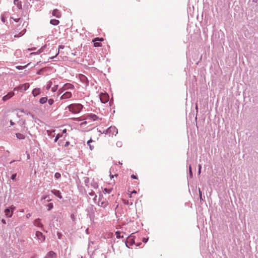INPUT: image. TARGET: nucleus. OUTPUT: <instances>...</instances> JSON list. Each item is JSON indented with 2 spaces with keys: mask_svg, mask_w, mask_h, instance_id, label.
Listing matches in <instances>:
<instances>
[{
  "mask_svg": "<svg viewBox=\"0 0 258 258\" xmlns=\"http://www.w3.org/2000/svg\"><path fill=\"white\" fill-rule=\"evenodd\" d=\"M8 17V14L7 13H5L1 14V21L3 22V23H5L6 21V18Z\"/></svg>",
  "mask_w": 258,
  "mask_h": 258,
  "instance_id": "22",
  "label": "nucleus"
},
{
  "mask_svg": "<svg viewBox=\"0 0 258 258\" xmlns=\"http://www.w3.org/2000/svg\"><path fill=\"white\" fill-rule=\"evenodd\" d=\"M16 137L17 139L19 140H24L25 139V136L19 133L16 134Z\"/></svg>",
  "mask_w": 258,
  "mask_h": 258,
  "instance_id": "25",
  "label": "nucleus"
},
{
  "mask_svg": "<svg viewBox=\"0 0 258 258\" xmlns=\"http://www.w3.org/2000/svg\"><path fill=\"white\" fill-rule=\"evenodd\" d=\"M31 216V214L28 213L26 215V218L27 219L29 218Z\"/></svg>",
  "mask_w": 258,
  "mask_h": 258,
  "instance_id": "58",
  "label": "nucleus"
},
{
  "mask_svg": "<svg viewBox=\"0 0 258 258\" xmlns=\"http://www.w3.org/2000/svg\"><path fill=\"white\" fill-rule=\"evenodd\" d=\"M10 122L11 125H13L15 124V123L12 120H10Z\"/></svg>",
  "mask_w": 258,
  "mask_h": 258,
  "instance_id": "62",
  "label": "nucleus"
},
{
  "mask_svg": "<svg viewBox=\"0 0 258 258\" xmlns=\"http://www.w3.org/2000/svg\"><path fill=\"white\" fill-rule=\"evenodd\" d=\"M14 95L15 93L14 92H9L7 95H5L3 97V100L6 101L10 99L11 98H12Z\"/></svg>",
  "mask_w": 258,
  "mask_h": 258,
  "instance_id": "16",
  "label": "nucleus"
},
{
  "mask_svg": "<svg viewBox=\"0 0 258 258\" xmlns=\"http://www.w3.org/2000/svg\"><path fill=\"white\" fill-rule=\"evenodd\" d=\"M59 23V21L58 20L56 19H51L50 21V23L54 26L57 25Z\"/></svg>",
  "mask_w": 258,
  "mask_h": 258,
  "instance_id": "27",
  "label": "nucleus"
},
{
  "mask_svg": "<svg viewBox=\"0 0 258 258\" xmlns=\"http://www.w3.org/2000/svg\"><path fill=\"white\" fill-rule=\"evenodd\" d=\"M14 4L19 10H21L22 9V2L20 0H14Z\"/></svg>",
  "mask_w": 258,
  "mask_h": 258,
  "instance_id": "19",
  "label": "nucleus"
},
{
  "mask_svg": "<svg viewBox=\"0 0 258 258\" xmlns=\"http://www.w3.org/2000/svg\"><path fill=\"white\" fill-rule=\"evenodd\" d=\"M112 191V188H105L103 190L104 193L110 194Z\"/></svg>",
  "mask_w": 258,
  "mask_h": 258,
  "instance_id": "35",
  "label": "nucleus"
},
{
  "mask_svg": "<svg viewBox=\"0 0 258 258\" xmlns=\"http://www.w3.org/2000/svg\"><path fill=\"white\" fill-rule=\"evenodd\" d=\"M31 258H37V255H34L32 256L31 257Z\"/></svg>",
  "mask_w": 258,
  "mask_h": 258,
  "instance_id": "64",
  "label": "nucleus"
},
{
  "mask_svg": "<svg viewBox=\"0 0 258 258\" xmlns=\"http://www.w3.org/2000/svg\"><path fill=\"white\" fill-rule=\"evenodd\" d=\"M62 143H63V141H62V140H61H61H60L59 141H58V143H57V144H58V145L59 146H62Z\"/></svg>",
  "mask_w": 258,
  "mask_h": 258,
  "instance_id": "51",
  "label": "nucleus"
},
{
  "mask_svg": "<svg viewBox=\"0 0 258 258\" xmlns=\"http://www.w3.org/2000/svg\"><path fill=\"white\" fill-rule=\"evenodd\" d=\"M44 70H45V68H42V69L39 70L37 72L36 74L37 75H42L43 74V72H44Z\"/></svg>",
  "mask_w": 258,
  "mask_h": 258,
  "instance_id": "32",
  "label": "nucleus"
},
{
  "mask_svg": "<svg viewBox=\"0 0 258 258\" xmlns=\"http://www.w3.org/2000/svg\"><path fill=\"white\" fill-rule=\"evenodd\" d=\"M9 209H11V210H12L13 212L16 210V208L13 205H12L9 208Z\"/></svg>",
  "mask_w": 258,
  "mask_h": 258,
  "instance_id": "47",
  "label": "nucleus"
},
{
  "mask_svg": "<svg viewBox=\"0 0 258 258\" xmlns=\"http://www.w3.org/2000/svg\"><path fill=\"white\" fill-rule=\"evenodd\" d=\"M25 32H26V30H23L21 32H20V33H19V34H15L14 35V37H20L23 36L25 34Z\"/></svg>",
  "mask_w": 258,
  "mask_h": 258,
  "instance_id": "30",
  "label": "nucleus"
},
{
  "mask_svg": "<svg viewBox=\"0 0 258 258\" xmlns=\"http://www.w3.org/2000/svg\"><path fill=\"white\" fill-rule=\"evenodd\" d=\"M122 145V142L120 141H118L116 143V146L118 147H121Z\"/></svg>",
  "mask_w": 258,
  "mask_h": 258,
  "instance_id": "46",
  "label": "nucleus"
},
{
  "mask_svg": "<svg viewBox=\"0 0 258 258\" xmlns=\"http://www.w3.org/2000/svg\"><path fill=\"white\" fill-rule=\"evenodd\" d=\"M60 177H61V174L59 172H56L55 173V174H54V178L55 179H58L60 178Z\"/></svg>",
  "mask_w": 258,
  "mask_h": 258,
  "instance_id": "38",
  "label": "nucleus"
},
{
  "mask_svg": "<svg viewBox=\"0 0 258 258\" xmlns=\"http://www.w3.org/2000/svg\"><path fill=\"white\" fill-rule=\"evenodd\" d=\"M55 132L54 130H53L52 131H49L48 130L47 131V134L48 136H51V134L52 133H54Z\"/></svg>",
  "mask_w": 258,
  "mask_h": 258,
  "instance_id": "52",
  "label": "nucleus"
},
{
  "mask_svg": "<svg viewBox=\"0 0 258 258\" xmlns=\"http://www.w3.org/2000/svg\"><path fill=\"white\" fill-rule=\"evenodd\" d=\"M71 219H72V220L73 221H74L75 220V219H76V217H75V215H74V214H72L71 215Z\"/></svg>",
  "mask_w": 258,
  "mask_h": 258,
  "instance_id": "50",
  "label": "nucleus"
},
{
  "mask_svg": "<svg viewBox=\"0 0 258 258\" xmlns=\"http://www.w3.org/2000/svg\"><path fill=\"white\" fill-rule=\"evenodd\" d=\"M123 203L125 205H133V203L132 202H130L128 200H123Z\"/></svg>",
  "mask_w": 258,
  "mask_h": 258,
  "instance_id": "42",
  "label": "nucleus"
},
{
  "mask_svg": "<svg viewBox=\"0 0 258 258\" xmlns=\"http://www.w3.org/2000/svg\"><path fill=\"white\" fill-rule=\"evenodd\" d=\"M48 98L47 97H41L39 100V103L41 104H44L47 102Z\"/></svg>",
  "mask_w": 258,
  "mask_h": 258,
  "instance_id": "26",
  "label": "nucleus"
},
{
  "mask_svg": "<svg viewBox=\"0 0 258 258\" xmlns=\"http://www.w3.org/2000/svg\"><path fill=\"white\" fill-rule=\"evenodd\" d=\"M86 119H90L93 121H96L99 119V117L95 114L90 113L87 115Z\"/></svg>",
  "mask_w": 258,
  "mask_h": 258,
  "instance_id": "12",
  "label": "nucleus"
},
{
  "mask_svg": "<svg viewBox=\"0 0 258 258\" xmlns=\"http://www.w3.org/2000/svg\"><path fill=\"white\" fill-rule=\"evenodd\" d=\"M56 234L58 238L59 239H60L62 236V234L60 232L57 231Z\"/></svg>",
  "mask_w": 258,
  "mask_h": 258,
  "instance_id": "43",
  "label": "nucleus"
},
{
  "mask_svg": "<svg viewBox=\"0 0 258 258\" xmlns=\"http://www.w3.org/2000/svg\"><path fill=\"white\" fill-rule=\"evenodd\" d=\"M60 134H63V136L64 135H67V130L66 128L63 129Z\"/></svg>",
  "mask_w": 258,
  "mask_h": 258,
  "instance_id": "48",
  "label": "nucleus"
},
{
  "mask_svg": "<svg viewBox=\"0 0 258 258\" xmlns=\"http://www.w3.org/2000/svg\"><path fill=\"white\" fill-rule=\"evenodd\" d=\"M41 219L37 218L34 221L33 224L35 226L41 228L43 230V225L40 222Z\"/></svg>",
  "mask_w": 258,
  "mask_h": 258,
  "instance_id": "14",
  "label": "nucleus"
},
{
  "mask_svg": "<svg viewBox=\"0 0 258 258\" xmlns=\"http://www.w3.org/2000/svg\"><path fill=\"white\" fill-rule=\"evenodd\" d=\"M45 200H46L47 202H48L51 201V199H50L49 195H43L42 196L40 200L41 201H42Z\"/></svg>",
  "mask_w": 258,
  "mask_h": 258,
  "instance_id": "24",
  "label": "nucleus"
},
{
  "mask_svg": "<svg viewBox=\"0 0 258 258\" xmlns=\"http://www.w3.org/2000/svg\"><path fill=\"white\" fill-rule=\"evenodd\" d=\"M36 237L40 243L44 242L45 240V236L40 231H36Z\"/></svg>",
  "mask_w": 258,
  "mask_h": 258,
  "instance_id": "6",
  "label": "nucleus"
},
{
  "mask_svg": "<svg viewBox=\"0 0 258 258\" xmlns=\"http://www.w3.org/2000/svg\"><path fill=\"white\" fill-rule=\"evenodd\" d=\"M16 176H17L16 173L13 174L11 177V178L12 180H14L16 179Z\"/></svg>",
  "mask_w": 258,
  "mask_h": 258,
  "instance_id": "44",
  "label": "nucleus"
},
{
  "mask_svg": "<svg viewBox=\"0 0 258 258\" xmlns=\"http://www.w3.org/2000/svg\"><path fill=\"white\" fill-rule=\"evenodd\" d=\"M95 40H98V41H103V38H98V37H96L94 39Z\"/></svg>",
  "mask_w": 258,
  "mask_h": 258,
  "instance_id": "56",
  "label": "nucleus"
},
{
  "mask_svg": "<svg viewBox=\"0 0 258 258\" xmlns=\"http://www.w3.org/2000/svg\"><path fill=\"white\" fill-rule=\"evenodd\" d=\"M120 234H121L120 232L118 231H117L115 232V235H116L117 238L119 239V238L123 237V235L122 236L120 235Z\"/></svg>",
  "mask_w": 258,
  "mask_h": 258,
  "instance_id": "34",
  "label": "nucleus"
},
{
  "mask_svg": "<svg viewBox=\"0 0 258 258\" xmlns=\"http://www.w3.org/2000/svg\"><path fill=\"white\" fill-rule=\"evenodd\" d=\"M47 101L49 105H52L54 103V100L52 98L48 99Z\"/></svg>",
  "mask_w": 258,
  "mask_h": 258,
  "instance_id": "40",
  "label": "nucleus"
},
{
  "mask_svg": "<svg viewBox=\"0 0 258 258\" xmlns=\"http://www.w3.org/2000/svg\"><path fill=\"white\" fill-rule=\"evenodd\" d=\"M102 133L112 136L113 135L116 136L118 133V130L115 126H111L105 131H104Z\"/></svg>",
  "mask_w": 258,
  "mask_h": 258,
  "instance_id": "3",
  "label": "nucleus"
},
{
  "mask_svg": "<svg viewBox=\"0 0 258 258\" xmlns=\"http://www.w3.org/2000/svg\"><path fill=\"white\" fill-rule=\"evenodd\" d=\"M74 88V86L70 83H66L63 85V87L60 89L59 91L62 90L61 92L69 89H73Z\"/></svg>",
  "mask_w": 258,
  "mask_h": 258,
  "instance_id": "9",
  "label": "nucleus"
},
{
  "mask_svg": "<svg viewBox=\"0 0 258 258\" xmlns=\"http://www.w3.org/2000/svg\"><path fill=\"white\" fill-rule=\"evenodd\" d=\"M41 92V91L40 88H35L33 90L32 94L34 97H36L40 94Z\"/></svg>",
  "mask_w": 258,
  "mask_h": 258,
  "instance_id": "18",
  "label": "nucleus"
},
{
  "mask_svg": "<svg viewBox=\"0 0 258 258\" xmlns=\"http://www.w3.org/2000/svg\"><path fill=\"white\" fill-rule=\"evenodd\" d=\"M30 87V85L29 83H25L24 84H22L21 85H20L18 87H15L14 89V91L16 90H20L21 91H26Z\"/></svg>",
  "mask_w": 258,
  "mask_h": 258,
  "instance_id": "5",
  "label": "nucleus"
},
{
  "mask_svg": "<svg viewBox=\"0 0 258 258\" xmlns=\"http://www.w3.org/2000/svg\"><path fill=\"white\" fill-rule=\"evenodd\" d=\"M188 176H189V177L190 178H191L192 177V170H191V166L190 165H189V173H188Z\"/></svg>",
  "mask_w": 258,
  "mask_h": 258,
  "instance_id": "37",
  "label": "nucleus"
},
{
  "mask_svg": "<svg viewBox=\"0 0 258 258\" xmlns=\"http://www.w3.org/2000/svg\"><path fill=\"white\" fill-rule=\"evenodd\" d=\"M46 47V45H45L43 46H42L37 52H32L31 53V54H40V53L44 51L45 48Z\"/></svg>",
  "mask_w": 258,
  "mask_h": 258,
  "instance_id": "23",
  "label": "nucleus"
},
{
  "mask_svg": "<svg viewBox=\"0 0 258 258\" xmlns=\"http://www.w3.org/2000/svg\"><path fill=\"white\" fill-rule=\"evenodd\" d=\"M198 167H199L198 168V174H199V175H200V173H201L202 166H201V165L200 164H199Z\"/></svg>",
  "mask_w": 258,
  "mask_h": 258,
  "instance_id": "53",
  "label": "nucleus"
},
{
  "mask_svg": "<svg viewBox=\"0 0 258 258\" xmlns=\"http://www.w3.org/2000/svg\"><path fill=\"white\" fill-rule=\"evenodd\" d=\"M148 240V238H143V242H147Z\"/></svg>",
  "mask_w": 258,
  "mask_h": 258,
  "instance_id": "59",
  "label": "nucleus"
},
{
  "mask_svg": "<svg viewBox=\"0 0 258 258\" xmlns=\"http://www.w3.org/2000/svg\"><path fill=\"white\" fill-rule=\"evenodd\" d=\"M64 46L63 45H59L58 48H57L56 47H53L52 49L50 50V52L52 51H55L56 52V54L54 56H53L51 57H50V59H53L54 57H55L59 52V49H63Z\"/></svg>",
  "mask_w": 258,
  "mask_h": 258,
  "instance_id": "8",
  "label": "nucleus"
},
{
  "mask_svg": "<svg viewBox=\"0 0 258 258\" xmlns=\"http://www.w3.org/2000/svg\"><path fill=\"white\" fill-rule=\"evenodd\" d=\"M52 14L53 16L56 17V18H59L61 17L60 13L59 11V10H58L57 9L53 10V11H52Z\"/></svg>",
  "mask_w": 258,
  "mask_h": 258,
  "instance_id": "20",
  "label": "nucleus"
},
{
  "mask_svg": "<svg viewBox=\"0 0 258 258\" xmlns=\"http://www.w3.org/2000/svg\"><path fill=\"white\" fill-rule=\"evenodd\" d=\"M135 233H132L126 239L125 241V245L128 248H131V246L135 243L134 234Z\"/></svg>",
  "mask_w": 258,
  "mask_h": 258,
  "instance_id": "4",
  "label": "nucleus"
},
{
  "mask_svg": "<svg viewBox=\"0 0 258 258\" xmlns=\"http://www.w3.org/2000/svg\"><path fill=\"white\" fill-rule=\"evenodd\" d=\"M100 99L102 103H106L109 100V95L107 93H101L100 95Z\"/></svg>",
  "mask_w": 258,
  "mask_h": 258,
  "instance_id": "7",
  "label": "nucleus"
},
{
  "mask_svg": "<svg viewBox=\"0 0 258 258\" xmlns=\"http://www.w3.org/2000/svg\"><path fill=\"white\" fill-rule=\"evenodd\" d=\"M97 204L99 206H100L103 208H105L108 205V202L105 200L102 201L101 198L100 196H99V201H98Z\"/></svg>",
  "mask_w": 258,
  "mask_h": 258,
  "instance_id": "10",
  "label": "nucleus"
},
{
  "mask_svg": "<svg viewBox=\"0 0 258 258\" xmlns=\"http://www.w3.org/2000/svg\"><path fill=\"white\" fill-rule=\"evenodd\" d=\"M70 142H69V141H67V142H66V143H65V144H64V146L65 147H68V146L70 145Z\"/></svg>",
  "mask_w": 258,
  "mask_h": 258,
  "instance_id": "55",
  "label": "nucleus"
},
{
  "mask_svg": "<svg viewBox=\"0 0 258 258\" xmlns=\"http://www.w3.org/2000/svg\"><path fill=\"white\" fill-rule=\"evenodd\" d=\"M46 206L47 207V210L48 211H50V210L53 209V203H49L48 204H47Z\"/></svg>",
  "mask_w": 258,
  "mask_h": 258,
  "instance_id": "31",
  "label": "nucleus"
},
{
  "mask_svg": "<svg viewBox=\"0 0 258 258\" xmlns=\"http://www.w3.org/2000/svg\"><path fill=\"white\" fill-rule=\"evenodd\" d=\"M52 85V82L51 81H49L47 82V85L46 86V89L47 90H49L50 89V88L51 87Z\"/></svg>",
  "mask_w": 258,
  "mask_h": 258,
  "instance_id": "29",
  "label": "nucleus"
},
{
  "mask_svg": "<svg viewBox=\"0 0 258 258\" xmlns=\"http://www.w3.org/2000/svg\"><path fill=\"white\" fill-rule=\"evenodd\" d=\"M51 192L52 194H53L55 196L57 197L59 199L61 200L62 199L61 193L59 190L53 189L51 190Z\"/></svg>",
  "mask_w": 258,
  "mask_h": 258,
  "instance_id": "11",
  "label": "nucleus"
},
{
  "mask_svg": "<svg viewBox=\"0 0 258 258\" xmlns=\"http://www.w3.org/2000/svg\"><path fill=\"white\" fill-rule=\"evenodd\" d=\"M62 137H63V134H60V133L57 134L56 135V136H55V139L54 140V142L55 143L57 142L58 141V140L60 138H62Z\"/></svg>",
  "mask_w": 258,
  "mask_h": 258,
  "instance_id": "28",
  "label": "nucleus"
},
{
  "mask_svg": "<svg viewBox=\"0 0 258 258\" xmlns=\"http://www.w3.org/2000/svg\"><path fill=\"white\" fill-rule=\"evenodd\" d=\"M199 193L200 201L201 202L202 201H203L204 200L202 198V191H201V190L200 188H199Z\"/></svg>",
  "mask_w": 258,
  "mask_h": 258,
  "instance_id": "39",
  "label": "nucleus"
},
{
  "mask_svg": "<svg viewBox=\"0 0 258 258\" xmlns=\"http://www.w3.org/2000/svg\"><path fill=\"white\" fill-rule=\"evenodd\" d=\"M4 213H5V216L7 218H10L13 215V212L12 210H11V209H9V208H7L6 209H5V210L4 211Z\"/></svg>",
  "mask_w": 258,
  "mask_h": 258,
  "instance_id": "15",
  "label": "nucleus"
},
{
  "mask_svg": "<svg viewBox=\"0 0 258 258\" xmlns=\"http://www.w3.org/2000/svg\"><path fill=\"white\" fill-rule=\"evenodd\" d=\"M72 96V93L71 92L68 91L65 92L61 96L60 99H69Z\"/></svg>",
  "mask_w": 258,
  "mask_h": 258,
  "instance_id": "17",
  "label": "nucleus"
},
{
  "mask_svg": "<svg viewBox=\"0 0 258 258\" xmlns=\"http://www.w3.org/2000/svg\"><path fill=\"white\" fill-rule=\"evenodd\" d=\"M97 40H95L94 39V45L95 47H100L101 45V44L100 42H96Z\"/></svg>",
  "mask_w": 258,
  "mask_h": 258,
  "instance_id": "36",
  "label": "nucleus"
},
{
  "mask_svg": "<svg viewBox=\"0 0 258 258\" xmlns=\"http://www.w3.org/2000/svg\"><path fill=\"white\" fill-rule=\"evenodd\" d=\"M16 68L18 70H21L22 68V66H17V67H16Z\"/></svg>",
  "mask_w": 258,
  "mask_h": 258,
  "instance_id": "63",
  "label": "nucleus"
},
{
  "mask_svg": "<svg viewBox=\"0 0 258 258\" xmlns=\"http://www.w3.org/2000/svg\"><path fill=\"white\" fill-rule=\"evenodd\" d=\"M11 19H13L14 20V21L16 22H19L20 20V18H17V19H14V18L13 17H11Z\"/></svg>",
  "mask_w": 258,
  "mask_h": 258,
  "instance_id": "54",
  "label": "nucleus"
},
{
  "mask_svg": "<svg viewBox=\"0 0 258 258\" xmlns=\"http://www.w3.org/2000/svg\"><path fill=\"white\" fill-rule=\"evenodd\" d=\"M89 182V178L87 177H86L84 178V182L87 185V183H88Z\"/></svg>",
  "mask_w": 258,
  "mask_h": 258,
  "instance_id": "45",
  "label": "nucleus"
},
{
  "mask_svg": "<svg viewBox=\"0 0 258 258\" xmlns=\"http://www.w3.org/2000/svg\"><path fill=\"white\" fill-rule=\"evenodd\" d=\"M2 222L4 224H6V221L5 219H2Z\"/></svg>",
  "mask_w": 258,
  "mask_h": 258,
  "instance_id": "60",
  "label": "nucleus"
},
{
  "mask_svg": "<svg viewBox=\"0 0 258 258\" xmlns=\"http://www.w3.org/2000/svg\"><path fill=\"white\" fill-rule=\"evenodd\" d=\"M58 89V85H54L53 87L51 88V91L53 92H55Z\"/></svg>",
  "mask_w": 258,
  "mask_h": 258,
  "instance_id": "41",
  "label": "nucleus"
},
{
  "mask_svg": "<svg viewBox=\"0 0 258 258\" xmlns=\"http://www.w3.org/2000/svg\"><path fill=\"white\" fill-rule=\"evenodd\" d=\"M81 81L82 83H84L86 86H88L89 85V81L88 80L86 77L84 75H82L81 77Z\"/></svg>",
  "mask_w": 258,
  "mask_h": 258,
  "instance_id": "21",
  "label": "nucleus"
},
{
  "mask_svg": "<svg viewBox=\"0 0 258 258\" xmlns=\"http://www.w3.org/2000/svg\"><path fill=\"white\" fill-rule=\"evenodd\" d=\"M89 195L91 196H94L96 194L95 193V192L93 190H91V192H89Z\"/></svg>",
  "mask_w": 258,
  "mask_h": 258,
  "instance_id": "49",
  "label": "nucleus"
},
{
  "mask_svg": "<svg viewBox=\"0 0 258 258\" xmlns=\"http://www.w3.org/2000/svg\"><path fill=\"white\" fill-rule=\"evenodd\" d=\"M44 258H57V255L54 251H49L46 253Z\"/></svg>",
  "mask_w": 258,
  "mask_h": 258,
  "instance_id": "13",
  "label": "nucleus"
},
{
  "mask_svg": "<svg viewBox=\"0 0 258 258\" xmlns=\"http://www.w3.org/2000/svg\"><path fill=\"white\" fill-rule=\"evenodd\" d=\"M92 142H93V141L92 140V139H90L87 142V144L89 145L90 149L91 150H92L94 149V147L93 146H92L91 144H90V143H92Z\"/></svg>",
  "mask_w": 258,
  "mask_h": 258,
  "instance_id": "33",
  "label": "nucleus"
},
{
  "mask_svg": "<svg viewBox=\"0 0 258 258\" xmlns=\"http://www.w3.org/2000/svg\"><path fill=\"white\" fill-rule=\"evenodd\" d=\"M67 136V135H63V137H62V138H63V139H62V141H64V140H66Z\"/></svg>",
  "mask_w": 258,
  "mask_h": 258,
  "instance_id": "61",
  "label": "nucleus"
},
{
  "mask_svg": "<svg viewBox=\"0 0 258 258\" xmlns=\"http://www.w3.org/2000/svg\"><path fill=\"white\" fill-rule=\"evenodd\" d=\"M131 178H133V179H137V176L136 175H134V174H132L131 175Z\"/></svg>",
  "mask_w": 258,
  "mask_h": 258,
  "instance_id": "57",
  "label": "nucleus"
},
{
  "mask_svg": "<svg viewBox=\"0 0 258 258\" xmlns=\"http://www.w3.org/2000/svg\"><path fill=\"white\" fill-rule=\"evenodd\" d=\"M67 108L72 113L77 114L80 113L82 110L83 105L80 103H73L68 105L66 109Z\"/></svg>",
  "mask_w": 258,
  "mask_h": 258,
  "instance_id": "1",
  "label": "nucleus"
},
{
  "mask_svg": "<svg viewBox=\"0 0 258 258\" xmlns=\"http://www.w3.org/2000/svg\"><path fill=\"white\" fill-rule=\"evenodd\" d=\"M87 212V215L89 217L91 221H93L95 218V213L96 212V208L94 205L90 204L88 205L87 208L86 210Z\"/></svg>",
  "mask_w": 258,
  "mask_h": 258,
  "instance_id": "2",
  "label": "nucleus"
}]
</instances>
